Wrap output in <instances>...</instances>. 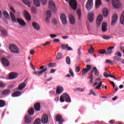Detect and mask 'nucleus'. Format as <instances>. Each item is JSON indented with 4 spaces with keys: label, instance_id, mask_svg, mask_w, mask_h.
<instances>
[{
    "label": "nucleus",
    "instance_id": "1",
    "mask_svg": "<svg viewBox=\"0 0 124 124\" xmlns=\"http://www.w3.org/2000/svg\"><path fill=\"white\" fill-rule=\"evenodd\" d=\"M39 69H40L41 71L33 72V74H34L35 75H38V76H41V75H42L44 72H46V71L48 70V68H47L46 65H44L41 66Z\"/></svg>",
    "mask_w": 124,
    "mask_h": 124
},
{
    "label": "nucleus",
    "instance_id": "2",
    "mask_svg": "<svg viewBox=\"0 0 124 124\" xmlns=\"http://www.w3.org/2000/svg\"><path fill=\"white\" fill-rule=\"evenodd\" d=\"M60 100L61 102H64V100L66 102H71L70 96H69V95L66 93H63L61 95Z\"/></svg>",
    "mask_w": 124,
    "mask_h": 124
},
{
    "label": "nucleus",
    "instance_id": "3",
    "mask_svg": "<svg viewBox=\"0 0 124 124\" xmlns=\"http://www.w3.org/2000/svg\"><path fill=\"white\" fill-rule=\"evenodd\" d=\"M9 50L14 54H19V48L14 44H11L9 46Z\"/></svg>",
    "mask_w": 124,
    "mask_h": 124
},
{
    "label": "nucleus",
    "instance_id": "4",
    "mask_svg": "<svg viewBox=\"0 0 124 124\" xmlns=\"http://www.w3.org/2000/svg\"><path fill=\"white\" fill-rule=\"evenodd\" d=\"M93 0H88L86 5V7L87 10H88V11H90V10H91V9L93 8Z\"/></svg>",
    "mask_w": 124,
    "mask_h": 124
},
{
    "label": "nucleus",
    "instance_id": "5",
    "mask_svg": "<svg viewBox=\"0 0 124 124\" xmlns=\"http://www.w3.org/2000/svg\"><path fill=\"white\" fill-rule=\"evenodd\" d=\"M69 5L73 10L77 9V2L76 0H71L69 1Z\"/></svg>",
    "mask_w": 124,
    "mask_h": 124
},
{
    "label": "nucleus",
    "instance_id": "6",
    "mask_svg": "<svg viewBox=\"0 0 124 124\" xmlns=\"http://www.w3.org/2000/svg\"><path fill=\"white\" fill-rule=\"evenodd\" d=\"M46 18L45 19V22L46 24H49L50 23V19H51V12L50 11H47L46 12Z\"/></svg>",
    "mask_w": 124,
    "mask_h": 124
},
{
    "label": "nucleus",
    "instance_id": "7",
    "mask_svg": "<svg viewBox=\"0 0 124 124\" xmlns=\"http://www.w3.org/2000/svg\"><path fill=\"white\" fill-rule=\"evenodd\" d=\"M56 121L59 123V124H62L64 122V119H62V116L60 114L56 116Z\"/></svg>",
    "mask_w": 124,
    "mask_h": 124
},
{
    "label": "nucleus",
    "instance_id": "8",
    "mask_svg": "<svg viewBox=\"0 0 124 124\" xmlns=\"http://www.w3.org/2000/svg\"><path fill=\"white\" fill-rule=\"evenodd\" d=\"M117 21H118V15L115 14L112 16L111 25L114 26L117 24Z\"/></svg>",
    "mask_w": 124,
    "mask_h": 124
},
{
    "label": "nucleus",
    "instance_id": "9",
    "mask_svg": "<svg viewBox=\"0 0 124 124\" xmlns=\"http://www.w3.org/2000/svg\"><path fill=\"white\" fill-rule=\"evenodd\" d=\"M88 21L90 23H93V19H94V15L93 12L88 13V16H87Z\"/></svg>",
    "mask_w": 124,
    "mask_h": 124
},
{
    "label": "nucleus",
    "instance_id": "10",
    "mask_svg": "<svg viewBox=\"0 0 124 124\" xmlns=\"http://www.w3.org/2000/svg\"><path fill=\"white\" fill-rule=\"evenodd\" d=\"M60 19L63 25H66V24H67V19H66V16H65V14H62L60 16Z\"/></svg>",
    "mask_w": 124,
    "mask_h": 124
},
{
    "label": "nucleus",
    "instance_id": "11",
    "mask_svg": "<svg viewBox=\"0 0 124 124\" xmlns=\"http://www.w3.org/2000/svg\"><path fill=\"white\" fill-rule=\"evenodd\" d=\"M17 23L20 25V26H21V27H25L27 25V23H26V22H25V20L24 19H22L20 17H17L16 19Z\"/></svg>",
    "mask_w": 124,
    "mask_h": 124
},
{
    "label": "nucleus",
    "instance_id": "12",
    "mask_svg": "<svg viewBox=\"0 0 124 124\" xmlns=\"http://www.w3.org/2000/svg\"><path fill=\"white\" fill-rule=\"evenodd\" d=\"M111 3L114 8H120V6L119 0H112Z\"/></svg>",
    "mask_w": 124,
    "mask_h": 124
},
{
    "label": "nucleus",
    "instance_id": "13",
    "mask_svg": "<svg viewBox=\"0 0 124 124\" xmlns=\"http://www.w3.org/2000/svg\"><path fill=\"white\" fill-rule=\"evenodd\" d=\"M17 77H18V74L16 72H11L9 76V78L11 80L16 79Z\"/></svg>",
    "mask_w": 124,
    "mask_h": 124
},
{
    "label": "nucleus",
    "instance_id": "14",
    "mask_svg": "<svg viewBox=\"0 0 124 124\" xmlns=\"http://www.w3.org/2000/svg\"><path fill=\"white\" fill-rule=\"evenodd\" d=\"M1 62L4 66H8L9 65V61L6 58H1Z\"/></svg>",
    "mask_w": 124,
    "mask_h": 124
},
{
    "label": "nucleus",
    "instance_id": "15",
    "mask_svg": "<svg viewBox=\"0 0 124 124\" xmlns=\"http://www.w3.org/2000/svg\"><path fill=\"white\" fill-rule=\"evenodd\" d=\"M94 73V75H95V76H99V71H98V69H97V68L96 67H94L93 69L91 71V74H93V73Z\"/></svg>",
    "mask_w": 124,
    "mask_h": 124
},
{
    "label": "nucleus",
    "instance_id": "16",
    "mask_svg": "<svg viewBox=\"0 0 124 124\" xmlns=\"http://www.w3.org/2000/svg\"><path fill=\"white\" fill-rule=\"evenodd\" d=\"M32 27H33V29L36 31H40V26L38 23L33 22L32 23Z\"/></svg>",
    "mask_w": 124,
    "mask_h": 124
},
{
    "label": "nucleus",
    "instance_id": "17",
    "mask_svg": "<svg viewBox=\"0 0 124 124\" xmlns=\"http://www.w3.org/2000/svg\"><path fill=\"white\" fill-rule=\"evenodd\" d=\"M103 19V16L102 15L99 16L96 20V24L97 26L98 27L100 25H101V22H102V20Z\"/></svg>",
    "mask_w": 124,
    "mask_h": 124
},
{
    "label": "nucleus",
    "instance_id": "18",
    "mask_svg": "<svg viewBox=\"0 0 124 124\" xmlns=\"http://www.w3.org/2000/svg\"><path fill=\"white\" fill-rule=\"evenodd\" d=\"M23 15L27 21H31V15H30V14H29L27 10L24 11Z\"/></svg>",
    "mask_w": 124,
    "mask_h": 124
},
{
    "label": "nucleus",
    "instance_id": "19",
    "mask_svg": "<svg viewBox=\"0 0 124 124\" xmlns=\"http://www.w3.org/2000/svg\"><path fill=\"white\" fill-rule=\"evenodd\" d=\"M48 7L50 9L52 10H55L56 9V6L55 5V3L53 1H50L48 4Z\"/></svg>",
    "mask_w": 124,
    "mask_h": 124
},
{
    "label": "nucleus",
    "instance_id": "20",
    "mask_svg": "<svg viewBox=\"0 0 124 124\" xmlns=\"http://www.w3.org/2000/svg\"><path fill=\"white\" fill-rule=\"evenodd\" d=\"M62 48L63 50L66 49L68 51H72V50H73L71 47H70L69 46H68V44H66V45L65 44H62Z\"/></svg>",
    "mask_w": 124,
    "mask_h": 124
},
{
    "label": "nucleus",
    "instance_id": "21",
    "mask_svg": "<svg viewBox=\"0 0 124 124\" xmlns=\"http://www.w3.org/2000/svg\"><path fill=\"white\" fill-rule=\"evenodd\" d=\"M22 1L23 3L28 6V7H31V4L32 2L31 0H22Z\"/></svg>",
    "mask_w": 124,
    "mask_h": 124
},
{
    "label": "nucleus",
    "instance_id": "22",
    "mask_svg": "<svg viewBox=\"0 0 124 124\" xmlns=\"http://www.w3.org/2000/svg\"><path fill=\"white\" fill-rule=\"evenodd\" d=\"M115 46H110L108 47L107 49V51H106V55H111L113 53V50L112 49H114Z\"/></svg>",
    "mask_w": 124,
    "mask_h": 124
},
{
    "label": "nucleus",
    "instance_id": "23",
    "mask_svg": "<svg viewBox=\"0 0 124 124\" xmlns=\"http://www.w3.org/2000/svg\"><path fill=\"white\" fill-rule=\"evenodd\" d=\"M63 92V88L62 86H58L56 89V93L57 94H61Z\"/></svg>",
    "mask_w": 124,
    "mask_h": 124
},
{
    "label": "nucleus",
    "instance_id": "24",
    "mask_svg": "<svg viewBox=\"0 0 124 124\" xmlns=\"http://www.w3.org/2000/svg\"><path fill=\"white\" fill-rule=\"evenodd\" d=\"M34 107L36 111H39L41 108V105H40V103L37 102L35 104Z\"/></svg>",
    "mask_w": 124,
    "mask_h": 124
},
{
    "label": "nucleus",
    "instance_id": "25",
    "mask_svg": "<svg viewBox=\"0 0 124 124\" xmlns=\"http://www.w3.org/2000/svg\"><path fill=\"white\" fill-rule=\"evenodd\" d=\"M25 122L26 124H30L31 122V117L29 115H26L24 117Z\"/></svg>",
    "mask_w": 124,
    "mask_h": 124
},
{
    "label": "nucleus",
    "instance_id": "26",
    "mask_svg": "<svg viewBox=\"0 0 124 124\" xmlns=\"http://www.w3.org/2000/svg\"><path fill=\"white\" fill-rule=\"evenodd\" d=\"M10 15L12 22H14V23H17V21H16V17H15V15H14V13H12V12H11L10 13Z\"/></svg>",
    "mask_w": 124,
    "mask_h": 124
},
{
    "label": "nucleus",
    "instance_id": "27",
    "mask_svg": "<svg viewBox=\"0 0 124 124\" xmlns=\"http://www.w3.org/2000/svg\"><path fill=\"white\" fill-rule=\"evenodd\" d=\"M70 23L71 25H74L75 24V18L72 15H69Z\"/></svg>",
    "mask_w": 124,
    "mask_h": 124
},
{
    "label": "nucleus",
    "instance_id": "28",
    "mask_svg": "<svg viewBox=\"0 0 124 124\" xmlns=\"http://www.w3.org/2000/svg\"><path fill=\"white\" fill-rule=\"evenodd\" d=\"M102 31L104 32L107 31V23L106 22H103L102 24Z\"/></svg>",
    "mask_w": 124,
    "mask_h": 124
},
{
    "label": "nucleus",
    "instance_id": "29",
    "mask_svg": "<svg viewBox=\"0 0 124 124\" xmlns=\"http://www.w3.org/2000/svg\"><path fill=\"white\" fill-rule=\"evenodd\" d=\"M42 122L43 124H47L48 122V116L46 115L43 116L42 118Z\"/></svg>",
    "mask_w": 124,
    "mask_h": 124
},
{
    "label": "nucleus",
    "instance_id": "30",
    "mask_svg": "<svg viewBox=\"0 0 124 124\" xmlns=\"http://www.w3.org/2000/svg\"><path fill=\"white\" fill-rule=\"evenodd\" d=\"M108 14H109V11L107 8H104L103 10V15L104 17H107L108 16Z\"/></svg>",
    "mask_w": 124,
    "mask_h": 124
},
{
    "label": "nucleus",
    "instance_id": "31",
    "mask_svg": "<svg viewBox=\"0 0 124 124\" xmlns=\"http://www.w3.org/2000/svg\"><path fill=\"white\" fill-rule=\"evenodd\" d=\"M20 95H21V92H20L19 91L15 92L12 94V96L13 97H16L17 96H20Z\"/></svg>",
    "mask_w": 124,
    "mask_h": 124
},
{
    "label": "nucleus",
    "instance_id": "32",
    "mask_svg": "<svg viewBox=\"0 0 124 124\" xmlns=\"http://www.w3.org/2000/svg\"><path fill=\"white\" fill-rule=\"evenodd\" d=\"M2 94L3 95H8V94H10V91L9 89H5L2 91Z\"/></svg>",
    "mask_w": 124,
    "mask_h": 124
},
{
    "label": "nucleus",
    "instance_id": "33",
    "mask_svg": "<svg viewBox=\"0 0 124 124\" xmlns=\"http://www.w3.org/2000/svg\"><path fill=\"white\" fill-rule=\"evenodd\" d=\"M3 16L5 19H8V20H9V19H10V17H9V14H8V13H7V12L6 11L3 12Z\"/></svg>",
    "mask_w": 124,
    "mask_h": 124
},
{
    "label": "nucleus",
    "instance_id": "34",
    "mask_svg": "<svg viewBox=\"0 0 124 124\" xmlns=\"http://www.w3.org/2000/svg\"><path fill=\"white\" fill-rule=\"evenodd\" d=\"M28 114L29 116H32L34 114V110L33 108H31L28 110Z\"/></svg>",
    "mask_w": 124,
    "mask_h": 124
},
{
    "label": "nucleus",
    "instance_id": "35",
    "mask_svg": "<svg viewBox=\"0 0 124 124\" xmlns=\"http://www.w3.org/2000/svg\"><path fill=\"white\" fill-rule=\"evenodd\" d=\"M26 87V83L25 82H22L18 86V90H22L23 89L25 88Z\"/></svg>",
    "mask_w": 124,
    "mask_h": 124
},
{
    "label": "nucleus",
    "instance_id": "36",
    "mask_svg": "<svg viewBox=\"0 0 124 124\" xmlns=\"http://www.w3.org/2000/svg\"><path fill=\"white\" fill-rule=\"evenodd\" d=\"M33 3L35 6L38 7V6H40V1L39 0H33Z\"/></svg>",
    "mask_w": 124,
    "mask_h": 124
},
{
    "label": "nucleus",
    "instance_id": "37",
    "mask_svg": "<svg viewBox=\"0 0 124 124\" xmlns=\"http://www.w3.org/2000/svg\"><path fill=\"white\" fill-rule=\"evenodd\" d=\"M0 31H1V33H2L3 36H4V37H5V36H7V31H6L5 30L1 29Z\"/></svg>",
    "mask_w": 124,
    "mask_h": 124
},
{
    "label": "nucleus",
    "instance_id": "38",
    "mask_svg": "<svg viewBox=\"0 0 124 124\" xmlns=\"http://www.w3.org/2000/svg\"><path fill=\"white\" fill-rule=\"evenodd\" d=\"M6 104V103H5V101H4L2 100H0V108L4 107V106H5Z\"/></svg>",
    "mask_w": 124,
    "mask_h": 124
},
{
    "label": "nucleus",
    "instance_id": "39",
    "mask_svg": "<svg viewBox=\"0 0 124 124\" xmlns=\"http://www.w3.org/2000/svg\"><path fill=\"white\" fill-rule=\"evenodd\" d=\"M98 53L101 55H104V54H106V50L105 49H99L98 51Z\"/></svg>",
    "mask_w": 124,
    "mask_h": 124
},
{
    "label": "nucleus",
    "instance_id": "40",
    "mask_svg": "<svg viewBox=\"0 0 124 124\" xmlns=\"http://www.w3.org/2000/svg\"><path fill=\"white\" fill-rule=\"evenodd\" d=\"M77 14L78 16V20H79L80 21H81V10L78 9L77 11Z\"/></svg>",
    "mask_w": 124,
    "mask_h": 124
},
{
    "label": "nucleus",
    "instance_id": "41",
    "mask_svg": "<svg viewBox=\"0 0 124 124\" xmlns=\"http://www.w3.org/2000/svg\"><path fill=\"white\" fill-rule=\"evenodd\" d=\"M57 60H61L62 58V54L61 53H58L56 57Z\"/></svg>",
    "mask_w": 124,
    "mask_h": 124
},
{
    "label": "nucleus",
    "instance_id": "42",
    "mask_svg": "<svg viewBox=\"0 0 124 124\" xmlns=\"http://www.w3.org/2000/svg\"><path fill=\"white\" fill-rule=\"evenodd\" d=\"M95 5L97 8L99 7V5H101V0H96Z\"/></svg>",
    "mask_w": 124,
    "mask_h": 124
},
{
    "label": "nucleus",
    "instance_id": "43",
    "mask_svg": "<svg viewBox=\"0 0 124 124\" xmlns=\"http://www.w3.org/2000/svg\"><path fill=\"white\" fill-rule=\"evenodd\" d=\"M66 62L67 64H70V63H71L70 61V57H69V56H67L66 58Z\"/></svg>",
    "mask_w": 124,
    "mask_h": 124
},
{
    "label": "nucleus",
    "instance_id": "44",
    "mask_svg": "<svg viewBox=\"0 0 124 124\" xmlns=\"http://www.w3.org/2000/svg\"><path fill=\"white\" fill-rule=\"evenodd\" d=\"M88 72H89L88 69H87L86 68H84L82 71V75L84 76L85 74H86V73H87Z\"/></svg>",
    "mask_w": 124,
    "mask_h": 124
},
{
    "label": "nucleus",
    "instance_id": "45",
    "mask_svg": "<svg viewBox=\"0 0 124 124\" xmlns=\"http://www.w3.org/2000/svg\"><path fill=\"white\" fill-rule=\"evenodd\" d=\"M52 22L54 25H57L58 24V19H57L56 18H53L52 19Z\"/></svg>",
    "mask_w": 124,
    "mask_h": 124
},
{
    "label": "nucleus",
    "instance_id": "46",
    "mask_svg": "<svg viewBox=\"0 0 124 124\" xmlns=\"http://www.w3.org/2000/svg\"><path fill=\"white\" fill-rule=\"evenodd\" d=\"M31 11L32 13H35V14L37 13L36 8L35 7H33L31 8Z\"/></svg>",
    "mask_w": 124,
    "mask_h": 124
},
{
    "label": "nucleus",
    "instance_id": "47",
    "mask_svg": "<svg viewBox=\"0 0 124 124\" xmlns=\"http://www.w3.org/2000/svg\"><path fill=\"white\" fill-rule=\"evenodd\" d=\"M90 46L91 47L89 49L88 53H89V54H93V53L94 52L93 47V46L92 45H91Z\"/></svg>",
    "mask_w": 124,
    "mask_h": 124
},
{
    "label": "nucleus",
    "instance_id": "48",
    "mask_svg": "<svg viewBox=\"0 0 124 124\" xmlns=\"http://www.w3.org/2000/svg\"><path fill=\"white\" fill-rule=\"evenodd\" d=\"M40 119L39 118H37L34 122L33 124H40Z\"/></svg>",
    "mask_w": 124,
    "mask_h": 124
},
{
    "label": "nucleus",
    "instance_id": "49",
    "mask_svg": "<svg viewBox=\"0 0 124 124\" xmlns=\"http://www.w3.org/2000/svg\"><path fill=\"white\" fill-rule=\"evenodd\" d=\"M69 72L70 74H71L72 77H74V73H73V71L72 70V69H71V68H69Z\"/></svg>",
    "mask_w": 124,
    "mask_h": 124
},
{
    "label": "nucleus",
    "instance_id": "50",
    "mask_svg": "<svg viewBox=\"0 0 124 124\" xmlns=\"http://www.w3.org/2000/svg\"><path fill=\"white\" fill-rule=\"evenodd\" d=\"M91 94H93V95H94V96H96V94L93 92V89L90 90V93L89 94V95H91Z\"/></svg>",
    "mask_w": 124,
    "mask_h": 124
},
{
    "label": "nucleus",
    "instance_id": "51",
    "mask_svg": "<svg viewBox=\"0 0 124 124\" xmlns=\"http://www.w3.org/2000/svg\"><path fill=\"white\" fill-rule=\"evenodd\" d=\"M113 59H114V60L115 61H117L118 62H120V61L121 60V58L118 56H114Z\"/></svg>",
    "mask_w": 124,
    "mask_h": 124
},
{
    "label": "nucleus",
    "instance_id": "52",
    "mask_svg": "<svg viewBox=\"0 0 124 124\" xmlns=\"http://www.w3.org/2000/svg\"><path fill=\"white\" fill-rule=\"evenodd\" d=\"M101 86H102V82L101 81L100 82L99 85L95 87V89H96L97 90H99Z\"/></svg>",
    "mask_w": 124,
    "mask_h": 124
},
{
    "label": "nucleus",
    "instance_id": "53",
    "mask_svg": "<svg viewBox=\"0 0 124 124\" xmlns=\"http://www.w3.org/2000/svg\"><path fill=\"white\" fill-rule=\"evenodd\" d=\"M102 37L106 40H109L110 39V36H102Z\"/></svg>",
    "mask_w": 124,
    "mask_h": 124
},
{
    "label": "nucleus",
    "instance_id": "54",
    "mask_svg": "<svg viewBox=\"0 0 124 124\" xmlns=\"http://www.w3.org/2000/svg\"><path fill=\"white\" fill-rule=\"evenodd\" d=\"M81 49H82V46H80L78 50V56H80V55H81Z\"/></svg>",
    "mask_w": 124,
    "mask_h": 124
},
{
    "label": "nucleus",
    "instance_id": "55",
    "mask_svg": "<svg viewBox=\"0 0 124 124\" xmlns=\"http://www.w3.org/2000/svg\"><path fill=\"white\" fill-rule=\"evenodd\" d=\"M51 42L50 41L46 42L45 44L42 45V46H47L48 45H50L51 44Z\"/></svg>",
    "mask_w": 124,
    "mask_h": 124
},
{
    "label": "nucleus",
    "instance_id": "56",
    "mask_svg": "<svg viewBox=\"0 0 124 124\" xmlns=\"http://www.w3.org/2000/svg\"><path fill=\"white\" fill-rule=\"evenodd\" d=\"M86 67L87 68H86L87 69V70H88V71H90L92 68L91 65H87Z\"/></svg>",
    "mask_w": 124,
    "mask_h": 124
},
{
    "label": "nucleus",
    "instance_id": "57",
    "mask_svg": "<svg viewBox=\"0 0 124 124\" xmlns=\"http://www.w3.org/2000/svg\"><path fill=\"white\" fill-rule=\"evenodd\" d=\"M4 87H5V84L0 81V88H4Z\"/></svg>",
    "mask_w": 124,
    "mask_h": 124
},
{
    "label": "nucleus",
    "instance_id": "58",
    "mask_svg": "<svg viewBox=\"0 0 124 124\" xmlns=\"http://www.w3.org/2000/svg\"><path fill=\"white\" fill-rule=\"evenodd\" d=\"M81 70V69L80 68V67L78 66L76 68V72H77V73H79V72H80V70Z\"/></svg>",
    "mask_w": 124,
    "mask_h": 124
},
{
    "label": "nucleus",
    "instance_id": "59",
    "mask_svg": "<svg viewBox=\"0 0 124 124\" xmlns=\"http://www.w3.org/2000/svg\"><path fill=\"white\" fill-rule=\"evenodd\" d=\"M77 89L79 92H84L85 91V88H77Z\"/></svg>",
    "mask_w": 124,
    "mask_h": 124
},
{
    "label": "nucleus",
    "instance_id": "60",
    "mask_svg": "<svg viewBox=\"0 0 124 124\" xmlns=\"http://www.w3.org/2000/svg\"><path fill=\"white\" fill-rule=\"evenodd\" d=\"M55 63H50L48 64V67L49 68H51V67H54V65Z\"/></svg>",
    "mask_w": 124,
    "mask_h": 124
},
{
    "label": "nucleus",
    "instance_id": "61",
    "mask_svg": "<svg viewBox=\"0 0 124 124\" xmlns=\"http://www.w3.org/2000/svg\"><path fill=\"white\" fill-rule=\"evenodd\" d=\"M108 77H110V78H113L115 80H118V79L115 77V76L113 75H108Z\"/></svg>",
    "mask_w": 124,
    "mask_h": 124
},
{
    "label": "nucleus",
    "instance_id": "62",
    "mask_svg": "<svg viewBox=\"0 0 124 124\" xmlns=\"http://www.w3.org/2000/svg\"><path fill=\"white\" fill-rule=\"evenodd\" d=\"M115 55H117L118 57H120V58L122 57V53L119 51L117 52Z\"/></svg>",
    "mask_w": 124,
    "mask_h": 124
},
{
    "label": "nucleus",
    "instance_id": "63",
    "mask_svg": "<svg viewBox=\"0 0 124 124\" xmlns=\"http://www.w3.org/2000/svg\"><path fill=\"white\" fill-rule=\"evenodd\" d=\"M42 3L43 5H45L47 3V0H42Z\"/></svg>",
    "mask_w": 124,
    "mask_h": 124
},
{
    "label": "nucleus",
    "instance_id": "64",
    "mask_svg": "<svg viewBox=\"0 0 124 124\" xmlns=\"http://www.w3.org/2000/svg\"><path fill=\"white\" fill-rule=\"evenodd\" d=\"M109 75L108 74V73H107V72H105L104 73V77H106V78H108Z\"/></svg>",
    "mask_w": 124,
    "mask_h": 124
}]
</instances>
